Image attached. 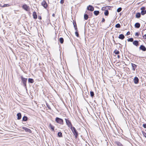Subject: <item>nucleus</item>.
Returning <instances> with one entry per match:
<instances>
[{
  "mask_svg": "<svg viewBox=\"0 0 146 146\" xmlns=\"http://www.w3.org/2000/svg\"><path fill=\"white\" fill-rule=\"evenodd\" d=\"M89 18V16L88 15L86 14H84V19L86 20H87Z\"/></svg>",
  "mask_w": 146,
  "mask_h": 146,
  "instance_id": "5701e85b",
  "label": "nucleus"
},
{
  "mask_svg": "<svg viewBox=\"0 0 146 146\" xmlns=\"http://www.w3.org/2000/svg\"><path fill=\"white\" fill-rule=\"evenodd\" d=\"M28 82L29 83L32 84L34 83V80L32 78H29L28 79Z\"/></svg>",
  "mask_w": 146,
  "mask_h": 146,
  "instance_id": "f3484780",
  "label": "nucleus"
},
{
  "mask_svg": "<svg viewBox=\"0 0 146 146\" xmlns=\"http://www.w3.org/2000/svg\"><path fill=\"white\" fill-rule=\"evenodd\" d=\"M131 64L132 67V70L133 71H135L137 68V66L136 65L132 63H131Z\"/></svg>",
  "mask_w": 146,
  "mask_h": 146,
  "instance_id": "ddd939ff",
  "label": "nucleus"
},
{
  "mask_svg": "<svg viewBox=\"0 0 146 146\" xmlns=\"http://www.w3.org/2000/svg\"><path fill=\"white\" fill-rule=\"evenodd\" d=\"M87 9L88 11H92L94 10V8L92 5H89L87 7Z\"/></svg>",
  "mask_w": 146,
  "mask_h": 146,
  "instance_id": "6e6552de",
  "label": "nucleus"
},
{
  "mask_svg": "<svg viewBox=\"0 0 146 146\" xmlns=\"http://www.w3.org/2000/svg\"><path fill=\"white\" fill-rule=\"evenodd\" d=\"M65 120L67 125L69 128L70 129V127H73L71 121L68 119L65 118Z\"/></svg>",
  "mask_w": 146,
  "mask_h": 146,
  "instance_id": "20e7f679",
  "label": "nucleus"
},
{
  "mask_svg": "<svg viewBox=\"0 0 146 146\" xmlns=\"http://www.w3.org/2000/svg\"><path fill=\"white\" fill-rule=\"evenodd\" d=\"M143 37L144 38L146 39V34H145L143 36Z\"/></svg>",
  "mask_w": 146,
  "mask_h": 146,
  "instance_id": "49530a36",
  "label": "nucleus"
},
{
  "mask_svg": "<svg viewBox=\"0 0 146 146\" xmlns=\"http://www.w3.org/2000/svg\"><path fill=\"white\" fill-rule=\"evenodd\" d=\"M58 40L61 44H62L64 42V39L62 37H61L59 38Z\"/></svg>",
  "mask_w": 146,
  "mask_h": 146,
  "instance_id": "412c9836",
  "label": "nucleus"
},
{
  "mask_svg": "<svg viewBox=\"0 0 146 146\" xmlns=\"http://www.w3.org/2000/svg\"><path fill=\"white\" fill-rule=\"evenodd\" d=\"M85 96H84V99L85 100H86V99L85 98Z\"/></svg>",
  "mask_w": 146,
  "mask_h": 146,
  "instance_id": "13d9d810",
  "label": "nucleus"
},
{
  "mask_svg": "<svg viewBox=\"0 0 146 146\" xmlns=\"http://www.w3.org/2000/svg\"><path fill=\"white\" fill-rule=\"evenodd\" d=\"M85 95H86V98H88V95H89V94L88 92H86L85 93Z\"/></svg>",
  "mask_w": 146,
  "mask_h": 146,
  "instance_id": "e433bc0d",
  "label": "nucleus"
},
{
  "mask_svg": "<svg viewBox=\"0 0 146 146\" xmlns=\"http://www.w3.org/2000/svg\"><path fill=\"white\" fill-rule=\"evenodd\" d=\"M97 7V8H99V7Z\"/></svg>",
  "mask_w": 146,
  "mask_h": 146,
  "instance_id": "680f3d73",
  "label": "nucleus"
},
{
  "mask_svg": "<svg viewBox=\"0 0 146 146\" xmlns=\"http://www.w3.org/2000/svg\"><path fill=\"white\" fill-rule=\"evenodd\" d=\"M135 27L137 28H139L140 26V24L139 23H136L135 24Z\"/></svg>",
  "mask_w": 146,
  "mask_h": 146,
  "instance_id": "a211bd4d",
  "label": "nucleus"
},
{
  "mask_svg": "<svg viewBox=\"0 0 146 146\" xmlns=\"http://www.w3.org/2000/svg\"><path fill=\"white\" fill-rule=\"evenodd\" d=\"M22 8L27 11H30V7L27 4H25L22 6Z\"/></svg>",
  "mask_w": 146,
  "mask_h": 146,
  "instance_id": "39448f33",
  "label": "nucleus"
},
{
  "mask_svg": "<svg viewBox=\"0 0 146 146\" xmlns=\"http://www.w3.org/2000/svg\"><path fill=\"white\" fill-rule=\"evenodd\" d=\"M133 44L137 47L139 45V42L137 40H135L133 41Z\"/></svg>",
  "mask_w": 146,
  "mask_h": 146,
  "instance_id": "f8f14e48",
  "label": "nucleus"
},
{
  "mask_svg": "<svg viewBox=\"0 0 146 146\" xmlns=\"http://www.w3.org/2000/svg\"><path fill=\"white\" fill-rule=\"evenodd\" d=\"M58 137H62V133L60 132H59L58 133Z\"/></svg>",
  "mask_w": 146,
  "mask_h": 146,
  "instance_id": "bb28decb",
  "label": "nucleus"
},
{
  "mask_svg": "<svg viewBox=\"0 0 146 146\" xmlns=\"http://www.w3.org/2000/svg\"><path fill=\"white\" fill-rule=\"evenodd\" d=\"M111 6H106V9H109V10H110V9L111 8Z\"/></svg>",
  "mask_w": 146,
  "mask_h": 146,
  "instance_id": "a19ab883",
  "label": "nucleus"
},
{
  "mask_svg": "<svg viewBox=\"0 0 146 146\" xmlns=\"http://www.w3.org/2000/svg\"><path fill=\"white\" fill-rule=\"evenodd\" d=\"M113 133H115V131L114 130H113Z\"/></svg>",
  "mask_w": 146,
  "mask_h": 146,
  "instance_id": "6e6d98bb",
  "label": "nucleus"
},
{
  "mask_svg": "<svg viewBox=\"0 0 146 146\" xmlns=\"http://www.w3.org/2000/svg\"><path fill=\"white\" fill-rule=\"evenodd\" d=\"M38 19L40 20L41 19H42L41 17L40 16H38Z\"/></svg>",
  "mask_w": 146,
  "mask_h": 146,
  "instance_id": "09e8293b",
  "label": "nucleus"
},
{
  "mask_svg": "<svg viewBox=\"0 0 146 146\" xmlns=\"http://www.w3.org/2000/svg\"><path fill=\"white\" fill-rule=\"evenodd\" d=\"M10 5L8 4H5L3 5L2 6L3 7H9V6Z\"/></svg>",
  "mask_w": 146,
  "mask_h": 146,
  "instance_id": "4c0bfd02",
  "label": "nucleus"
},
{
  "mask_svg": "<svg viewBox=\"0 0 146 146\" xmlns=\"http://www.w3.org/2000/svg\"><path fill=\"white\" fill-rule=\"evenodd\" d=\"M120 15H121V13H120Z\"/></svg>",
  "mask_w": 146,
  "mask_h": 146,
  "instance_id": "052dcab7",
  "label": "nucleus"
},
{
  "mask_svg": "<svg viewBox=\"0 0 146 146\" xmlns=\"http://www.w3.org/2000/svg\"><path fill=\"white\" fill-rule=\"evenodd\" d=\"M139 35V33L138 32H136L135 34V36H138Z\"/></svg>",
  "mask_w": 146,
  "mask_h": 146,
  "instance_id": "ea45409f",
  "label": "nucleus"
},
{
  "mask_svg": "<svg viewBox=\"0 0 146 146\" xmlns=\"http://www.w3.org/2000/svg\"><path fill=\"white\" fill-rule=\"evenodd\" d=\"M73 25L74 27V28L76 27H77L76 23V22L75 21H73Z\"/></svg>",
  "mask_w": 146,
  "mask_h": 146,
  "instance_id": "473e14b6",
  "label": "nucleus"
},
{
  "mask_svg": "<svg viewBox=\"0 0 146 146\" xmlns=\"http://www.w3.org/2000/svg\"><path fill=\"white\" fill-rule=\"evenodd\" d=\"M33 18L34 19H36L37 18V16L36 12L35 11L33 12Z\"/></svg>",
  "mask_w": 146,
  "mask_h": 146,
  "instance_id": "dca6fc26",
  "label": "nucleus"
},
{
  "mask_svg": "<svg viewBox=\"0 0 146 146\" xmlns=\"http://www.w3.org/2000/svg\"><path fill=\"white\" fill-rule=\"evenodd\" d=\"M28 119V117L25 116H24L22 118V121H27Z\"/></svg>",
  "mask_w": 146,
  "mask_h": 146,
  "instance_id": "6ab92c4d",
  "label": "nucleus"
},
{
  "mask_svg": "<svg viewBox=\"0 0 146 146\" xmlns=\"http://www.w3.org/2000/svg\"><path fill=\"white\" fill-rule=\"evenodd\" d=\"M130 32L129 31L125 35H128L130 34Z\"/></svg>",
  "mask_w": 146,
  "mask_h": 146,
  "instance_id": "a18cd8bd",
  "label": "nucleus"
},
{
  "mask_svg": "<svg viewBox=\"0 0 146 146\" xmlns=\"http://www.w3.org/2000/svg\"><path fill=\"white\" fill-rule=\"evenodd\" d=\"M28 14L29 15H30L31 14V13L30 11H28Z\"/></svg>",
  "mask_w": 146,
  "mask_h": 146,
  "instance_id": "603ef678",
  "label": "nucleus"
},
{
  "mask_svg": "<svg viewBox=\"0 0 146 146\" xmlns=\"http://www.w3.org/2000/svg\"><path fill=\"white\" fill-rule=\"evenodd\" d=\"M113 41L114 42V43L115 44H119L120 45H121V44L119 43H116L115 42V41L114 40V39H113Z\"/></svg>",
  "mask_w": 146,
  "mask_h": 146,
  "instance_id": "37998d69",
  "label": "nucleus"
},
{
  "mask_svg": "<svg viewBox=\"0 0 146 146\" xmlns=\"http://www.w3.org/2000/svg\"><path fill=\"white\" fill-rule=\"evenodd\" d=\"M74 135L75 136V138L77 139L78 137V133L75 128L73 127H70Z\"/></svg>",
  "mask_w": 146,
  "mask_h": 146,
  "instance_id": "f03ea898",
  "label": "nucleus"
},
{
  "mask_svg": "<svg viewBox=\"0 0 146 146\" xmlns=\"http://www.w3.org/2000/svg\"><path fill=\"white\" fill-rule=\"evenodd\" d=\"M133 81L135 84H137L139 82V79L137 77L135 76L133 79Z\"/></svg>",
  "mask_w": 146,
  "mask_h": 146,
  "instance_id": "9b49d317",
  "label": "nucleus"
},
{
  "mask_svg": "<svg viewBox=\"0 0 146 146\" xmlns=\"http://www.w3.org/2000/svg\"><path fill=\"white\" fill-rule=\"evenodd\" d=\"M141 13H140L138 12L135 15V17L137 18H139L141 16Z\"/></svg>",
  "mask_w": 146,
  "mask_h": 146,
  "instance_id": "aec40b11",
  "label": "nucleus"
},
{
  "mask_svg": "<svg viewBox=\"0 0 146 146\" xmlns=\"http://www.w3.org/2000/svg\"><path fill=\"white\" fill-rule=\"evenodd\" d=\"M100 13V12L99 11H95L94 12V13L96 16L98 15Z\"/></svg>",
  "mask_w": 146,
  "mask_h": 146,
  "instance_id": "4be33fe9",
  "label": "nucleus"
},
{
  "mask_svg": "<svg viewBox=\"0 0 146 146\" xmlns=\"http://www.w3.org/2000/svg\"><path fill=\"white\" fill-rule=\"evenodd\" d=\"M117 57H118V58H119L120 57V56L119 55H118Z\"/></svg>",
  "mask_w": 146,
  "mask_h": 146,
  "instance_id": "5fc2aeb1",
  "label": "nucleus"
},
{
  "mask_svg": "<svg viewBox=\"0 0 146 146\" xmlns=\"http://www.w3.org/2000/svg\"><path fill=\"white\" fill-rule=\"evenodd\" d=\"M46 105L47 107V108L49 109V110H51V108L50 106V105L47 103H46Z\"/></svg>",
  "mask_w": 146,
  "mask_h": 146,
  "instance_id": "58836bf2",
  "label": "nucleus"
},
{
  "mask_svg": "<svg viewBox=\"0 0 146 146\" xmlns=\"http://www.w3.org/2000/svg\"><path fill=\"white\" fill-rule=\"evenodd\" d=\"M140 50H141L143 51H146V48L143 45H141L139 47Z\"/></svg>",
  "mask_w": 146,
  "mask_h": 146,
  "instance_id": "9d476101",
  "label": "nucleus"
},
{
  "mask_svg": "<svg viewBox=\"0 0 146 146\" xmlns=\"http://www.w3.org/2000/svg\"><path fill=\"white\" fill-rule=\"evenodd\" d=\"M127 40L128 42H133V39L132 38H129Z\"/></svg>",
  "mask_w": 146,
  "mask_h": 146,
  "instance_id": "c85d7f7f",
  "label": "nucleus"
},
{
  "mask_svg": "<svg viewBox=\"0 0 146 146\" xmlns=\"http://www.w3.org/2000/svg\"><path fill=\"white\" fill-rule=\"evenodd\" d=\"M105 19L104 18H103L102 19V22H105Z\"/></svg>",
  "mask_w": 146,
  "mask_h": 146,
  "instance_id": "de8ad7c7",
  "label": "nucleus"
},
{
  "mask_svg": "<svg viewBox=\"0 0 146 146\" xmlns=\"http://www.w3.org/2000/svg\"><path fill=\"white\" fill-rule=\"evenodd\" d=\"M52 16L53 17H54L55 16V14L54 13H53L52 15Z\"/></svg>",
  "mask_w": 146,
  "mask_h": 146,
  "instance_id": "864d4df0",
  "label": "nucleus"
},
{
  "mask_svg": "<svg viewBox=\"0 0 146 146\" xmlns=\"http://www.w3.org/2000/svg\"><path fill=\"white\" fill-rule=\"evenodd\" d=\"M109 14V11L108 10L106 9L105 10L104 12V14L105 16H108Z\"/></svg>",
  "mask_w": 146,
  "mask_h": 146,
  "instance_id": "393cba45",
  "label": "nucleus"
},
{
  "mask_svg": "<svg viewBox=\"0 0 146 146\" xmlns=\"http://www.w3.org/2000/svg\"><path fill=\"white\" fill-rule=\"evenodd\" d=\"M42 6L45 9L48 7V4L45 0H44L41 3Z\"/></svg>",
  "mask_w": 146,
  "mask_h": 146,
  "instance_id": "0eeeda50",
  "label": "nucleus"
},
{
  "mask_svg": "<svg viewBox=\"0 0 146 146\" xmlns=\"http://www.w3.org/2000/svg\"><path fill=\"white\" fill-rule=\"evenodd\" d=\"M116 145L118 146H123L122 144H121L120 142L119 141H117L116 142Z\"/></svg>",
  "mask_w": 146,
  "mask_h": 146,
  "instance_id": "cd10ccee",
  "label": "nucleus"
},
{
  "mask_svg": "<svg viewBox=\"0 0 146 146\" xmlns=\"http://www.w3.org/2000/svg\"><path fill=\"white\" fill-rule=\"evenodd\" d=\"M106 9H106V6L103 7L101 9L102 10L104 11H105V10H106Z\"/></svg>",
  "mask_w": 146,
  "mask_h": 146,
  "instance_id": "72a5a7b5",
  "label": "nucleus"
},
{
  "mask_svg": "<svg viewBox=\"0 0 146 146\" xmlns=\"http://www.w3.org/2000/svg\"><path fill=\"white\" fill-rule=\"evenodd\" d=\"M145 24H146V23H145Z\"/></svg>",
  "mask_w": 146,
  "mask_h": 146,
  "instance_id": "e2e57ef3",
  "label": "nucleus"
},
{
  "mask_svg": "<svg viewBox=\"0 0 146 146\" xmlns=\"http://www.w3.org/2000/svg\"><path fill=\"white\" fill-rule=\"evenodd\" d=\"M64 0H61L60 1V3L61 4H63L64 2Z\"/></svg>",
  "mask_w": 146,
  "mask_h": 146,
  "instance_id": "79ce46f5",
  "label": "nucleus"
},
{
  "mask_svg": "<svg viewBox=\"0 0 146 146\" xmlns=\"http://www.w3.org/2000/svg\"><path fill=\"white\" fill-rule=\"evenodd\" d=\"M141 14L142 15H144L146 13V10H145V7H143L141 8Z\"/></svg>",
  "mask_w": 146,
  "mask_h": 146,
  "instance_id": "423d86ee",
  "label": "nucleus"
},
{
  "mask_svg": "<svg viewBox=\"0 0 146 146\" xmlns=\"http://www.w3.org/2000/svg\"><path fill=\"white\" fill-rule=\"evenodd\" d=\"M49 127L52 130V131H54V127L52 125L51 123L49 124Z\"/></svg>",
  "mask_w": 146,
  "mask_h": 146,
  "instance_id": "b1692460",
  "label": "nucleus"
},
{
  "mask_svg": "<svg viewBox=\"0 0 146 146\" xmlns=\"http://www.w3.org/2000/svg\"><path fill=\"white\" fill-rule=\"evenodd\" d=\"M90 94L91 97L93 98L94 96V93L93 91H91L90 92Z\"/></svg>",
  "mask_w": 146,
  "mask_h": 146,
  "instance_id": "a878e982",
  "label": "nucleus"
},
{
  "mask_svg": "<svg viewBox=\"0 0 146 146\" xmlns=\"http://www.w3.org/2000/svg\"><path fill=\"white\" fill-rule=\"evenodd\" d=\"M121 27L119 23L116 24L115 25V27L116 28H120Z\"/></svg>",
  "mask_w": 146,
  "mask_h": 146,
  "instance_id": "c756f323",
  "label": "nucleus"
},
{
  "mask_svg": "<svg viewBox=\"0 0 146 146\" xmlns=\"http://www.w3.org/2000/svg\"><path fill=\"white\" fill-rule=\"evenodd\" d=\"M74 29H75V30H76V31H78V28H77V27H74Z\"/></svg>",
  "mask_w": 146,
  "mask_h": 146,
  "instance_id": "8fccbe9b",
  "label": "nucleus"
},
{
  "mask_svg": "<svg viewBox=\"0 0 146 146\" xmlns=\"http://www.w3.org/2000/svg\"><path fill=\"white\" fill-rule=\"evenodd\" d=\"M125 46H126V41L125 40Z\"/></svg>",
  "mask_w": 146,
  "mask_h": 146,
  "instance_id": "4d7b16f0",
  "label": "nucleus"
},
{
  "mask_svg": "<svg viewBox=\"0 0 146 146\" xmlns=\"http://www.w3.org/2000/svg\"><path fill=\"white\" fill-rule=\"evenodd\" d=\"M75 35L77 37H78L79 36V34L78 33V31H76L75 32Z\"/></svg>",
  "mask_w": 146,
  "mask_h": 146,
  "instance_id": "f704fd0d",
  "label": "nucleus"
},
{
  "mask_svg": "<svg viewBox=\"0 0 146 146\" xmlns=\"http://www.w3.org/2000/svg\"><path fill=\"white\" fill-rule=\"evenodd\" d=\"M17 119L18 120H20L21 118L22 115L20 113H19L17 114Z\"/></svg>",
  "mask_w": 146,
  "mask_h": 146,
  "instance_id": "4468645a",
  "label": "nucleus"
},
{
  "mask_svg": "<svg viewBox=\"0 0 146 146\" xmlns=\"http://www.w3.org/2000/svg\"><path fill=\"white\" fill-rule=\"evenodd\" d=\"M113 53L115 54H118L119 53V51L115 50L114 51Z\"/></svg>",
  "mask_w": 146,
  "mask_h": 146,
  "instance_id": "7c9ffc66",
  "label": "nucleus"
},
{
  "mask_svg": "<svg viewBox=\"0 0 146 146\" xmlns=\"http://www.w3.org/2000/svg\"><path fill=\"white\" fill-rule=\"evenodd\" d=\"M142 133L143 135V136L146 138V133L144 131H142Z\"/></svg>",
  "mask_w": 146,
  "mask_h": 146,
  "instance_id": "c9c22d12",
  "label": "nucleus"
},
{
  "mask_svg": "<svg viewBox=\"0 0 146 146\" xmlns=\"http://www.w3.org/2000/svg\"><path fill=\"white\" fill-rule=\"evenodd\" d=\"M113 38L114 39V37L113 36Z\"/></svg>",
  "mask_w": 146,
  "mask_h": 146,
  "instance_id": "bf43d9fd",
  "label": "nucleus"
},
{
  "mask_svg": "<svg viewBox=\"0 0 146 146\" xmlns=\"http://www.w3.org/2000/svg\"><path fill=\"white\" fill-rule=\"evenodd\" d=\"M22 129H24L26 132H29V133H32L31 130L27 127H22Z\"/></svg>",
  "mask_w": 146,
  "mask_h": 146,
  "instance_id": "1a4fd4ad",
  "label": "nucleus"
},
{
  "mask_svg": "<svg viewBox=\"0 0 146 146\" xmlns=\"http://www.w3.org/2000/svg\"><path fill=\"white\" fill-rule=\"evenodd\" d=\"M56 33H55V37H54V39L55 40H56Z\"/></svg>",
  "mask_w": 146,
  "mask_h": 146,
  "instance_id": "3c124183",
  "label": "nucleus"
},
{
  "mask_svg": "<svg viewBox=\"0 0 146 146\" xmlns=\"http://www.w3.org/2000/svg\"><path fill=\"white\" fill-rule=\"evenodd\" d=\"M55 121L56 123L60 125H62L63 124V120L62 119L58 117H56L55 119Z\"/></svg>",
  "mask_w": 146,
  "mask_h": 146,
  "instance_id": "7ed1b4c3",
  "label": "nucleus"
},
{
  "mask_svg": "<svg viewBox=\"0 0 146 146\" xmlns=\"http://www.w3.org/2000/svg\"><path fill=\"white\" fill-rule=\"evenodd\" d=\"M122 9L121 7H119L117 9V11L118 13L119 12L121 11Z\"/></svg>",
  "mask_w": 146,
  "mask_h": 146,
  "instance_id": "2f4dec72",
  "label": "nucleus"
},
{
  "mask_svg": "<svg viewBox=\"0 0 146 146\" xmlns=\"http://www.w3.org/2000/svg\"><path fill=\"white\" fill-rule=\"evenodd\" d=\"M125 38V36L123 34H120L118 36V38L119 39H121L122 40H123Z\"/></svg>",
  "mask_w": 146,
  "mask_h": 146,
  "instance_id": "2eb2a0df",
  "label": "nucleus"
},
{
  "mask_svg": "<svg viewBox=\"0 0 146 146\" xmlns=\"http://www.w3.org/2000/svg\"><path fill=\"white\" fill-rule=\"evenodd\" d=\"M19 78L21 80V84L23 86L26 90H27V78L24 77L23 75L20 76Z\"/></svg>",
  "mask_w": 146,
  "mask_h": 146,
  "instance_id": "f257e3e1",
  "label": "nucleus"
},
{
  "mask_svg": "<svg viewBox=\"0 0 146 146\" xmlns=\"http://www.w3.org/2000/svg\"><path fill=\"white\" fill-rule=\"evenodd\" d=\"M142 126L144 128H146V123L143 124V125Z\"/></svg>",
  "mask_w": 146,
  "mask_h": 146,
  "instance_id": "c03bdc74",
  "label": "nucleus"
}]
</instances>
